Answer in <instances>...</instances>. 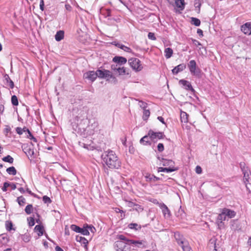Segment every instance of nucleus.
<instances>
[{
  "mask_svg": "<svg viewBox=\"0 0 251 251\" xmlns=\"http://www.w3.org/2000/svg\"><path fill=\"white\" fill-rule=\"evenodd\" d=\"M88 123L87 116L83 110H80L73 120L72 126L74 130L80 135L85 137V130Z\"/></svg>",
  "mask_w": 251,
  "mask_h": 251,
  "instance_id": "1",
  "label": "nucleus"
},
{
  "mask_svg": "<svg viewBox=\"0 0 251 251\" xmlns=\"http://www.w3.org/2000/svg\"><path fill=\"white\" fill-rule=\"evenodd\" d=\"M101 158L109 169H118L121 166V161L113 151H104L101 155Z\"/></svg>",
  "mask_w": 251,
  "mask_h": 251,
  "instance_id": "2",
  "label": "nucleus"
},
{
  "mask_svg": "<svg viewBox=\"0 0 251 251\" xmlns=\"http://www.w3.org/2000/svg\"><path fill=\"white\" fill-rule=\"evenodd\" d=\"M117 239H119L115 242L114 247L116 251H130L131 248L127 239L122 234L118 235Z\"/></svg>",
  "mask_w": 251,
  "mask_h": 251,
  "instance_id": "3",
  "label": "nucleus"
},
{
  "mask_svg": "<svg viewBox=\"0 0 251 251\" xmlns=\"http://www.w3.org/2000/svg\"><path fill=\"white\" fill-rule=\"evenodd\" d=\"M174 236L177 244L181 246L183 251H193L188 242L179 232L175 233Z\"/></svg>",
  "mask_w": 251,
  "mask_h": 251,
  "instance_id": "4",
  "label": "nucleus"
},
{
  "mask_svg": "<svg viewBox=\"0 0 251 251\" xmlns=\"http://www.w3.org/2000/svg\"><path fill=\"white\" fill-rule=\"evenodd\" d=\"M99 126L98 121L93 118L88 121L87 123V128L85 130V137L88 135H93L95 131L98 129Z\"/></svg>",
  "mask_w": 251,
  "mask_h": 251,
  "instance_id": "5",
  "label": "nucleus"
},
{
  "mask_svg": "<svg viewBox=\"0 0 251 251\" xmlns=\"http://www.w3.org/2000/svg\"><path fill=\"white\" fill-rule=\"evenodd\" d=\"M188 67L189 71L192 75L200 76L201 75V70L197 67L195 60H191L188 64Z\"/></svg>",
  "mask_w": 251,
  "mask_h": 251,
  "instance_id": "6",
  "label": "nucleus"
},
{
  "mask_svg": "<svg viewBox=\"0 0 251 251\" xmlns=\"http://www.w3.org/2000/svg\"><path fill=\"white\" fill-rule=\"evenodd\" d=\"M130 66L136 72L140 71L143 67L141 64L140 60L136 58H131L128 61Z\"/></svg>",
  "mask_w": 251,
  "mask_h": 251,
  "instance_id": "7",
  "label": "nucleus"
},
{
  "mask_svg": "<svg viewBox=\"0 0 251 251\" xmlns=\"http://www.w3.org/2000/svg\"><path fill=\"white\" fill-rule=\"evenodd\" d=\"M244 175V182L246 185L247 189L250 192L251 188V173L250 170L243 173Z\"/></svg>",
  "mask_w": 251,
  "mask_h": 251,
  "instance_id": "8",
  "label": "nucleus"
},
{
  "mask_svg": "<svg viewBox=\"0 0 251 251\" xmlns=\"http://www.w3.org/2000/svg\"><path fill=\"white\" fill-rule=\"evenodd\" d=\"M149 136H150V139L155 142V140L156 139H163L165 135L162 132H154L153 131L150 130L148 132Z\"/></svg>",
  "mask_w": 251,
  "mask_h": 251,
  "instance_id": "9",
  "label": "nucleus"
},
{
  "mask_svg": "<svg viewBox=\"0 0 251 251\" xmlns=\"http://www.w3.org/2000/svg\"><path fill=\"white\" fill-rule=\"evenodd\" d=\"M98 77L96 71H89L84 73L83 78L86 79L91 82H94Z\"/></svg>",
  "mask_w": 251,
  "mask_h": 251,
  "instance_id": "10",
  "label": "nucleus"
},
{
  "mask_svg": "<svg viewBox=\"0 0 251 251\" xmlns=\"http://www.w3.org/2000/svg\"><path fill=\"white\" fill-rule=\"evenodd\" d=\"M179 84L182 85L185 89L190 90L193 92H195V90L192 87L190 82L184 79H181L179 81Z\"/></svg>",
  "mask_w": 251,
  "mask_h": 251,
  "instance_id": "11",
  "label": "nucleus"
},
{
  "mask_svg": "<svg viewBox=\"0 0 251 251\" xmlns=\"http://www.w3.org/2000/svg\"><path fill=\"white\" fill-rule=\"evenodd\" d=\"M241 31L245 34H251V22H247L241 27Z\"/></svg>",
  "mask_w": 251,
  "mask_h": 251,
  "instance_id": "12",
  "label": "nucleus"
},
{
  "mask_svg": "<svg viewBox=\"0 0 251 251\" xmlns=\"http://www.w3.org/2000/svg\"><path fill=\"white\" fill-rule=\"evenodd\" d=\"M112 61L121 66L126 64L127 62V59L124 57L116 56L113 58Z\"/></svg>",
  "mask_w": 251,
  "mask_h": 251,
  "instance_id": "13",
  "label": "nucleus"
},
{
  "mask_svg": "<svg viewBox=\"0 0 251 251\" xmlns=\"http://www.w3.org/2000/svg\"><path fill=\"white\" fill-rule=\"evenodd\" d=\"M159 206L165 217H170L171 212L168 207L163 203H159Z\"/></svg>",
  "mask_w": 251,
  "mask_h": 251,
  "instance_id": "14",
  "label": "nucleus"
},
{
  "mask_svg": "<svg viewBox=\"0 0 251 251\" xmlns=\"http://www.w3.org/2000/svg\"><path fill=\"white\" fill-rule=\"evenodd\" d=\"M186 67V66L185 64L182 63L179 65L176 66L172 70V73L174 75H176L178 73L182 72L183 71Z\"/></svg>",
  "mask_w": 251,
  "mask_h": 251,
  "instance_id": "15",
  "label": "nucleus"
},
{
  "mask_svg": "<svg viewBox=\"0 0 251 251\" xmlns=\"http://www.w3.org/2000/svg\"><path fill=\"white\" fill-rule=\"evenodd\" d=\"M146 180L148 182H151V181H156L158 180H162V178L157 177L153 175H151L149 174H147L145 176Z\"/></svg>",
  "mask_w": 251,
  "mask_h": 251,
  "instance_id": "16",
  "label": "nucleus"
},
{
  "mask_svg": "<svg viewBox=\"0 0 251 251\" xmlns=\"http://www.w3.org/2000/svg\"><path fill=\"white\" fill-rule=\"evenodd\" d=\"M222 211L224 213L225 216H227L229 218H233L236 215V212L232 210L227 209V208H224Z\"/></svg>",
  "mask_w": 251,
  "mask_h": 251,
  "instance_id": "17",
  "label": "nucleus"
},
{
  "mask_svg": "<svg viewBox=\"0 0 251 251\" xmlns=\"http://www.w3.org/2000/svg\"><path fill=\"white\" fill-rule=\"evenodd\" d=\"M216 241L217 240L215 238L211 239L209 242V246L210 248H213L215 251H218L220 247L218 244H216Z\"/></svg>",
  "mask_w": 251,
  "mask_h": 251,
  "instance_id": "18",
  "label": "nucleus"
},
{
  "mask_svg": "<svg viewBox=\"0 0 251 251\" xmlns=\"http://www.w3.org/2000/svg\"><path fill=\"white\" fill-rule=\"evenodd\" d=\"M161 162L162 165L164 166H168V167H174V162L172 160L167 159L165 158H161Z\"/></svg>",
  "mask_w": 251,
  "mask_h": 251,
  "instance_id": "19",
  "label": "nucleus"
},
{
  "mask_svg": "<svg viewBox=\"0 0 251 251\" xmlns=\"http://www.w3.org/2000/svg\"><path fill=\"white\" fill-rule=\"evenodd\" d=\"M75 240L77 242H79L82 244H84L85 248L87 249V244H88V241L85 238L80 236L79 235H77L76 236Z\"/></svg>",
  "mask_w": 251,
  "mask_h": 251,
  "instance_id": "20",
  "label": "nucleus"
},
{
  "mask_svg": "<svg viewBox=\"0 0 251 251\" xmlns=\"http://www.w3.org/2000/svg\"><path fill=\"white\" fill-rule=\"evenodd\" d=\"M176 6L180 10H183L185 8L184 0H175Z\"/></svg>",
  "mask_w": 251,
  "mask_h": 251,
  "instance_id": "21",
  "label": "nucleus"
},
{
  "mask_svg": "<svg viewBox=\"0 0 251 251\" xmlns=\"http://www.w3.org/2000/svg\"><path fill=\"white\" fill-rule=\"evenodd\" d=\"M150 139V136L148 134V135H145L142 137L140 139V142L144 145H147L148 144L151 145Z\"/></svg>",
  "mask_w": 251,
  "mask_h": 251,
  "instance_id": "22",
  "label": "nucleus"
},
{
  "mask_svg": "<svg viewBox=\"0 0 251 251\" xmlns=\"http://www.w3.org/2000/svg\"><path fill=\"white\" fill-rule=\"evenodd\" d=\"M64 36V32L63 30L58 31L55 35V39L57 41H60L63 39Z\"/></svg>",
  "mask_w": 251,
  "mask_h": 251,
  "instance_id": "23",
  "label": "nucleus"
},
{
  "mask_svg": "<svg viewBox=\"0 0 251 251\" xmlns=\"http://www.w3.org/2000/svg\"><path fill=\"white\" fill-rule=\"evenodd\" d=\"M5 80L6 81V85L9 86L11 89H13L14 87L13 81L10 78L8 75L4 76Z\"/></svg>",
  "mask_w": 251,
  "mask_h": 251,
  "instance_id": "24",
  "label": "nucleus"
},
{
  "mask_svg": "<svg viewBox=\"0 0 251 251\" xmlns=\"http://www.w3.org/2000/svg\"><path fill=\"white\" fill-rule=\"evenodd\" d=\"M165 57L167 59L170 58L173 53V50L170 48H167L164 50Z\"/></svg>",
  "mask_w": 251,
  "mask_h": 251,
  "instance_id": "25",
  "label": "nucleus"
},
{
  "mask_svg": "<svg viewBox=\"0 0 251 251\" xmlns=\"http://www.w3.org/2000/svg\"><path fill=\"white\" fill-rule=\"evenodd\" d=\"M34 230L38 231V235L41 236L43 234L44 227L41 225H36L34 228Z\"/></svg>",
  "mask_w": 251,
  "mask_h": 251,
  "instance_id": "26",
  "label": "nucleus"
},
{
  "mask_svg": "<svg viewBox=\"0 0 251 251\" xmlns=\"http://www.w3.org/2000/svg\"><path fill=\"white\" fill-rule=\"evenodd\" d=\"M25 152L26 154V155L29 157H32V156L34 154V151L33 149L30 148H26L25 149Z\"/></svg>",
  "mask_w": 251,
  "mask_h": 251,
  "instance_id": "27",
  "label": "nucleus"
},
{
  "mask_svg": "<svg viewBox=\"0 0 251 251\" xmlns=\"http://www.w3.org/2000/svg\"><path fill=\"white\" fill-rule=\"evenodd\" d=\"M188 115L185 112L181 111L180 113V119L181 122L186 123L188 122Z\"/></svg>",
  "mask_w": 251,
  "mask_h": 251,
  "instance_id": "28",
  "label": "nucleus"
},
{
  "mask_svg": "<svg viewBox=\"0 0 251 251\" xmlns=\"http://www.w3.org/2000/svg\"><path fill=\"white\" fill-rule=\"evenodd\" d=\"M79 233H80L83 235H89V230L86 227V225H84L83 227H80V230L79 231Z\"/></svg>",
  "mask_w": 251,
  "mask_h": 251,
  "instance_id": "29",
  "label": "nucleus"
},
{
  "mask_svg": "<svg viewBox=\"0 0 251 251\" xmlns=\"http://www.w3.org/2000/svg\"><path fill=\"white\" fill-rule=\"evenodd\" d=\"M117 72L118 73L119 75H125L126 74L128 75L127 70L124 67H119L118 70Z\"/></svg>",
  "mask_w": 251,
  "mask_h": 251,
  "instance_id": "30",
  "label": "nucleus"
},
{
  "mask_svg": "<svg viewBox=\"0 0 251 251\" xmlns=\"http://www.w3.org/2000/svg\"><path fill=\"white\" fill-rule=\"evenodd\" d=\"M191 23L195 26H198L201 25V21L197 18L192 17L191 18Z\"/></svg>",
  "mask_w": 251,
  "mask_h": 251,
  "instance_id": "31",
  "label": "nucleus"
},
{
  "mask_svg": "<svg viewBox=\"0 0 251 251\" xmlns=\"http://www.w3.org/2000/svg\"><path fill=\"white\" fill-rule=\"evenodd\" d=\"M128 243L129 244V245L131 244H134L137 247H140L141 245L143 244L142 241L133 240H127Z\"/></svg>",
  "mask_w": 251,
  "mask_h": 251,
  "instance_id": "32",
  "label": "nucleus"
},
{
  "mask_svg": "<svg viewBox=\"0 0 251 251\" xmlns=\"http://www.w3.org/2000/svg\"><path fill=\"white\" fill-rule=\"evenodd\" d=\"M128 226L129 228L135 229V230L140 229L141 228V226L140 225H139L136 223H131L128 225Z\"/></svg>",
  "mask_w": 251,
  "mask_h": 251,
  "instance_id": "33",
  "label": "nucleus"
},
{
  "mask_svg": "<svg viewBox=\"0 0 251 251\" xmlns=\"http://www.w3.org/2000/svg\"><path fill=\"white\" fill-rule=\"evenodd\" d=\"M2 161L8 162L10 164H12L14 162V159L12 157H11L10 155H8L2 158Z\"/></svg>",
  "mask_w": 251,
  "mask_h": 251,
  "instance_id": "34",
  "label": "nucleus"
},
{
  "mask_svg": "<svg viewBox=\"0 0 251 251\" xmlns=\"http://www.w3.org/2000/svg\"><path fill=\"white\" fill-rule=\"evenodd\" d=\"M7 173L9 175H15L17 173V171L14 167H10L6 169Z\"/></svg>",
  "mask_w": 251,
  "mask_h": 251,
  "instance_id": "35",
  "label": "nucleus"
},
{
  "mask_svg": "<svg viewBox=\"0 0 251 251\" xmlns=\"http://www.w3.org/2000/svg\"><path fill=\"white\" fill-rule=\"evenodd\" d=\"M33 208L32 204H28L25 209V213L27 214H30L33 211Z\"/></svg>",
  "mask_w": 251,
  "mask_h": 251,
  "instance_id": "36",
  "label": "nucleus"
},
{
  "mask_svg": "<svg viewBox=\"0 0 251 251\" xmlns=\"http://www.w3.org/2000/svg\"><path fill=\"white\" fill-rule=\"evenodd\" d=\"M240 167L242 171V173L245 172L246 171H249L248 167L246 166L245 162H240Z\"/></svg>",
  "mask_w": 251,
  "mask_h": 251,
  "instance_id": "37",
  "label": "nucleus"
},
{
  "mask_svg": "<svg viewBox=\"0 0 251 251\" xmlns=\"http://www.w3.org/2000/svg\"><path fill=\"white\" fill-rule=\"evenodd\" d=\"M96 73L98 77L100 78H104V70H101L100 69H98L96 71Z\"/></svg>",
  "mask_w": 251,
  "mask_h": 251,
  "instance_id": "38",
  "label": "nucleus"
},
{
  "mask_svg": "<svg viewBox=\"0 0 251 251\" xmlns=\"http://www.w3.org/2000/svg\"><path fill=\"white\" fill-rule=\"evenodd\" d=\"M17 201L21 206L23 205L25 203V199L23 196L18 197L17 199Z\"/></svg>",
  "mask_w": 251,
  "mask_h": 251,
  "instance_id": "39",
  "label": "nucleus"
},
{
  "mask_svg": "<svg viewBox=\"0 0 251 251\" xmlns=\"http://www.w3.org/2000/svg\"><path fill=\"white\" fill-rule=\"evenodd\" d=\"M150 115V111L149 110L145 109L143 112V119L144 120H146L148 119Z\"/></svg>",
  "mask_w": 251,
  "mask_h": 251,
  "instance_id": "40",
  "label": "nucleus"
},
{
  "mask_svg": "<svg viewBox=\"0 0 251 251\" xmlns=\"http://www.w3.org/2000/svg\"><path fill=\"white\" fill-rule=\"evenodd\" d=\"M12 104L14 106H17L19 104L18 98L16 96L13 95L11 97Z\"/></svg>",
  "mask_w": 251,
  "mask_h": 251,
  "instance_id": "41",
  "label": "nucleus"
},
{
  "mask_svg": "<svg viewBox=\"0 0 251 251\" xmlns=\"http://www.w3.org/2000/svg\"><path fill=\"white\" fill-rule=\"evenodd\" d=\"M218 220L220 221L221 222H222L223 221L226 220V216H225L223 211H222L221 213L218 215Z\"/></svg>",
  "mask_w": 251,
  "mask_h": 251,
  "instance_id": "42",
  "label": "nucleus"
},
{
  "mask_svg": "<svg viewBox=\"0 0 251 251\" xmlns=\"http://www.w3.org/2000/svg\"><path fill=\"white\" fill-rule=\"evenodd\" d=\"M177 170V168H173V167H165L164 168V172L166 173H171Z\"/></svg>",
  "mask_w": 251,
  "mask_h": 251,
  "instance_id": "43",
  "label": "nucleus"
},
{
  "mask_svg": "<svg viewBox=\"0 0 251 251\" xmlns=\"http://www.w3.org/2000/svg\"><path fill=\"white\" fill-rule=\"evenodd\" d=\"M138 101H139V106L141 108H142L143 110H145L147 108L148 104L146 102H145L142 100H138Z\"/></svg>",
  "mask_w": 251,
  "mask_h": 251,
  "instance_id": "44",
  "label": "nucleus"
},
{
  "mask_svg": "<svg viewBox=\"0 0 251 251\" xmlns=\"http://www.w3.org/2000/svg\"><path fill=\"white\" fill-rule=\"evenodd\" d=\"M71 229L77 233H79V231L80 230V227L75 225H72L71 226Z\"/></svg>",
  "mask_w": 251,
  "mask_h": 251,
  "instance_id": "45",
  "label": "nucleus"
},
{
  "mask_svg": "<svg viewBox=\"0 0 251 251\" xmlns=\"http://www.w3.org/2000/svg\"><path fill=\"white\" fill-rule=\"evenodd\" d=\"M43 201L45 203H50L51 202V200L47 196H44L43 197Z\"/></svg>",
  "mask_w": 251,
  "mask_h": 251,
  "instance_id": "46",
  "label": "nucleus"
},
{
  "mask_svg": "<svg viewBox=\"0 0 251 251\" xmlns=\"http://www.w3.org/2000/svg\"><path fill=\"white\" fill-rule=\"evenodd\" d=\"M27 220L28 221V225L30 226H32L35 225V220L34 218L29 217L27 218Z\"/></svg>",
  "mask_w": 251,
  "mask_h": 251,
  "instance_id": "47",
  "label": "nucleus"
},
{
  "mask_svg": "<svg viewBox=\"0 0 251 251\" xmlns=\"http://www.w3.org/2000/svg\"><path fill=\"white\" fill-rule=\"evenodd\" d=\"M86 227L89 230V231H90L92 233H93L96 232V229L94 226H93L92 225H88L87 224H86Z\"/></svg>",
  "mask_w": 251,
  "mask_h": 251,
  "instance_id": "48",
  "label": "nucleus"
},
{
  "mask_svg": "<svg viewBox=\"0 0 251 251\" xmlns=\"http://www.w3.org/2000/svg\"><path fill=\"white\" fill-rule=\"evenodd\" d=\"M6 229L8 231H10L12 229V227L13 226L12 223L11 222L6 221Z\"/></svg>",
  "mask_w": 251,
  "mask_h": 251,
  "instance_id": "49",
  "label": "nucleus"
},
{
  "mask_svg": "<svg viewBox=\"0 0 251 251\" xmlns=\"http://www.w3.org/2000/svg\"><path fill=\"white\" fill-rule=\"evenodd\" d=\"M133 209L138 212H141L143 210V208L142 206L139 204H134Z\"/></svg>",
  "mask_w": 251,
  "mask_h": 251,
  "instance_id": "50",
  "label": "nucleus"
},
{
  "mask_svg": "<svg viewBox=\"0 0 251 251\" xmlns=\"http://www.w3.org/2000/svg\"><path fill=\"white\" fill-rule=\"evenodd\" d=\"M110 73L111 72L110 71L107 70H104V78L106 79L107 80H109V76Z\"/></svg>",
  "mask_w": 251,
  "mask_h": 251,
  "instance_id": "51",
  "label": "nucleus"
},
{
  "mask_svg": "<svg viewBox=\"0 0 251 251\" xmlns=\"http://www.w3.org/2000/svg\"><path fill=\"white\" fill-rule=\"evenodd\" d=\"M110 73L111 72L110 71L107 70H104V78L106 79L107 80H109V76Z\"/></svg>",
  "mask_w": 251,
  "mask_h": 251,
  "instance_id": "52",
  "label": "nucleus"
},
{
  "mask_svg": "<svg viewBox=\"0 0 251 251\" xmlns=\"http://www.w3.org/2000/svg\"><path fill=\"white\" fill-rule=\"evenodd\" d=\"M111 79V81H113L114 83H116L117 82V80L116 78L112 75L111 73L110 74V75L109 76V80H110Z\"/></svg>",
  "mask_w": 251,
  "mask_h": 251,
  "instance_id": "53",
  "label": "nucleus"
},
{
  "mask_svg": "<svg viewBox=\"0 0 251 251\" xmlns=\"http://www.w3.org/2000/svg\"><path fill=\"white\" fill-rule=\"evenodd\" d=\"M157 150L158 151L162 152L164 151V145L162 143H159L157 145Z\"/></svg>",
  "mask_w": 251,
  "mask_h": 251,
  "instance_id": "54",
  "label": "nucleus"
},
{
  "mask_svg": "<svg viewBox=\"0 0 251 251\" xmlns=\"http://www.w3.org/2000/svg\"><path fill=\"white\" fill-rule=\"evenodd\" d=\"M105 12L103 13V14L105 16V17H110L111 16V10L109 9H106L104 10Z\"/></svg>",
  "mask_w": 251,
  "mask_h": 251,
  "instance_id": "55",
  "label": "nucleus"
},
{
  "mask_svg": "<svg viewBox=\"0 0 251 251\" xmlns=\"http://www.w3.org/2000/svg\"><path fill=\"white\" fill-rule=\"evenodd\" d=\"M10 184L7 182H5L3 184V186L2 188V190L3 192H6L7 191V188L10 186Z\"/></svg>",
  "mask_w": 251,
  "mask_h": 251,
  "instance_id": "56",
  "label": "nucleus"
},
{
  "mask_svg": "<svg viewBox=\"0 0 251 251\" xmlns=\"http://www.w3.org/2000/svg\"><path fill=\"white\" fill-rule=\"evenodd\" d=\"M244 43L247 46L251 47V38H247L244 40Z\"/></svg>",
  "mask_w": 251,
  "mask_h": 251,
  "instance_id": "57",
  "label": "nucleus"
},
{
  "mask_svg": "<svg viewBox=\"0 0 251 251\" xmlns=\"http://www.w3.org/2000/svg\"><path fill=\"white\" fill-rule=\"evenodd\" d=\"M148 38L150 39H151V40H156V37H155L154 34L153 33L149 32L148 33Z\"/></svg>",
  "mask_w": 251,
  "mask_h": 251,
  "instance_id": "58",
  "label": "nucleus"
},
{
  "mask_svg": "<svg viewBox=\"0 0 251 251\" xmlns=\"http://www.w3.org/2000/svg\"><path fill=\"white\" fill-rule=\"evenodd\" d=\"M120 67V65H119L118 64H113L111 65V69L114 71H116L117 72V70H118V67Z\"/></svg>",
  "mask_w": 251,
  "mask_h": 251,
  "instance_id": "59",
  "label": "nucleus"
},
{
  "mask_svg": "<svg viewBox=\"0 0 251 251\" xmlns=\"http://www.w3.org/2000/svg\"><path fill=\"white\" fill-rule=\"evenodd\" d=\"M192 41L193 42V44H194L197 47L199 46H202L201 44L199 41H197L196 39H192Z\"/></svg>",
  "mask_w": 251,
  "mask_h": 251,
  "instance_id": "60",
  "label": "nucleus"
},
{
  "mask_svg": "<svg viewBox=\"0 0 251 251\" xmlns=\"http://www.w3.org/2000/svg\"><path fill=\"white\" fill-rule=\"evenodd\" d=\"M16 131L17 133L19 135H21L23 133V129L21 127H17L16 129Z\"/></svg>",
  "mask_w": 251,
  "mask_h": 251,
  "instance_id": "61",
  "label": "nucleus"
},
{
  "mask_svg": "<svg viewBox=\"0 0 251 251\" xmlns=\"http://www.w3.org/2000/svg\"><path fill=\"white\" fill-rule=\"evenodd\" d=\"M23 132H26V133H27L28 136H31V133L30 132V131H29V130L26 127H25L24 128H23Z\"/></svg>",
  "mask_w": 251,
  "mask_h": 251,
  "instance_id": "62",
  "label": "nucleus"
},
{
  "mask_svg": "<svg viewBox=\"0 0 251 251\" xmlns=\"http://www.w3.org/2000/svg\"><path fill=\"white\" fill-rule=\"evenodd\" d=\"M196 172L197 174H200L202 172L201 167L199 166H197L196 168Z\"/></svg>",
  "mask_w": 251,
  "mask_h": 251,
  "instance_id": "63",
  "label": "nucleus"
},
{
  "mask_svg": "<svg viewBox=\"0 0 251 251\" xmlns=\"http://www.w3.org/2000/svg\"><path fill=\"white\" fill-rule=\"evenodd\" d=\"M123 50H124L125 51L127 52H130V53L132 52V50L130 48L127 47L126 46L124 48Z\"/></svg>",
  "mask_w": 251,
  "mask_h": 251,
  "instance_id": "64",
  "label": "nucleus"
}]
</instances>
